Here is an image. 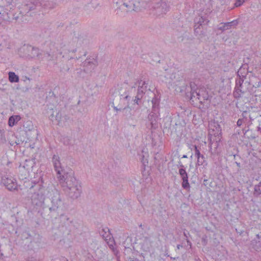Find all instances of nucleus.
I'll use <instances>...</instances> for the list:
<instances>
[{
	"instance_id": "nucleus-1",
	"label": "nucleus",
	"mask_w": 261,
	"mask_h": 261,
	"mask_svg": "<svg viewBox=\"0 0 261 261\" xmlns=\"http://www.w3.org/2000/svg\"><path fill=\"white\" fill-rule=\"evenodd\" d=\"M52 161L58 178L62 187L66 188L65 190L69 197L76 199L81 196L82 188L79 182L73 176L72 172H66L61 166L59 156L54 155Z\"/></svg>"
},
{
	"instance_id": "nucleus-2",
	"label": "nucleus",
	"mask_w": 261,
	"mask_h": 261,
	"mask_svg": "<svg viewBox=\"0 0 261 261\" xmlns=\"http://www.w3.org/2000/svg\"><path fill=\"white\" fill-rule=\"evenodd\" d=\"M33 190L36 191L31 196V200L32 203L36 206H41L44 200L51 196V193L49 190L41 186L39 184H35L34 185H32L29 189V192L32 193Z\"/></svg>"
},
{
	"instance_id": "nucleus-3",
	"label": "nucleus",
	"mask_w": 261,
	"mask_h": 261,
	"mask_svg": "<svg viewBox=\"0 0 261 261\" xmlns=\"http://www.w3.org/2000/svg\"><path fill=\"white\" fill-rule=\"evenodd\" d=\"M190 102L194 106H197L198 103L202 104L208 99L209 95L204 89H198L197 86L194 83H190Z\"/></svg>"
},
{
	"instance_id": "nucleus-4",
	"label": "nucleus",
	"mask_w": 261,
	"mask_h": 261,
	"mask_svg": "<svg viewBox=\"0 0 261 261\" xmlns=\"http://www.w3.org/2000/svg\"><path fill=\"white\" fill-rule=\"evenodd\" d=\"M50 192L51 193V196H50L51 198H48L50 203L48 204L47 206L49 208L51 216L56 218L63 209L64 203L60 193L57 191H52Z\"/></svg>"
},
{
	"instance_id": "nucleus-5",
	"label": "nucleus",
	"mask_w": 261,
	"mask_h": 261,
	"mask_svg": "<svg viewBox=\"0 0 261 261\" xmlns=\"http://www.w3.org/2000/svg\"><path fill=\"white\" fill-rule=\"evenodd\" d=\"M61 55V53L53 44H49L48 47L42 50L41 53H39L40 56L38 59L43 61H52L54 63L58 58V55Z\"/></svg>"
},
{
	"instance_id": "nucleus-6",
	"label": "nucleus",
	"mask_w": 261,
	"mask_h": 261,
	"mask_svg": "<svg viewBox=\"0 0 261 261\" xmlns=\"http://www.w3.org/2000/svg\"><path fill=\"white\" fill-rule=\"evenodd\" d=\"M152 111L148 115L151 129H155L158 127L157 121L160 116L159 105L160 99L154 95L151 100Z\"/></svg>"
},
{
	"instance_id": "nucleus-7",
	"label": "nucleus",
	"mask_w": 261,
	"mask_h": 261,
	"mask_svg": "<svg viewBox=\"0 0 261 261\" xmlns=\"http://www.w3.org/2000/svg\"><path fill=\"white\" fill-rule=\"evenodd\" d=\"M150 2L149 7L155 10L156 15L160 16L166 14L170 9L169 3L168 0H149L147 4Z\"/></svg>"
},
{
	"instance_id": "nucleus-8",
	"label": "nucleus",
	"mask_w": 261,
	"mask_h": 261,
	"mask_svg": "<svg viewBox=\"0 0 261 261\" xmlns=\"http://www.w3.org/2000/svg\"><path fill=\"white\" fill-rule=\"evenodd\" d=\"M251 85L249 82L244 81L242 78L237 79L236 80V86L233 92V97L236 99H239L242 95L249 91Z\"/></svg>"
},
{
	"instance_id": "nucleus-9",
	"label": "nucleus",
	"mask_w": 261,
	"mask_h": 261,
	"mask_svg": "<svg viewBox=\"0 0 261 261\" xmlns=\"http://www.w3.org/2000/svg\"><path fill=\"white\" fill-rule=\"evenodd\" d=\"M18 53L20 57L27 59L40 56L39 49L29 44H24L20 47Z\"/></svg>"
},
{
	"instance_id": "nucleus-10",
	"label": "nucleus",
	"mask_w": 261,
	"mask_h": 261,
	"mask_svg": "<svg viewBox=\"0 0 261 261\" xmlns=\"http://www.w3.org/2000/svg\"><path fill=\"white\" fill-rule=\"evenodd\" d=\"M149 0H133L129 1L128 3H124L123 5L128 9L127 11L134 10L137 11L140 10L142 8H145L147 5V2Z\"/></svg>"
},
{
	"instance_id": "nucleus-11",
	"label": "nucleus",
	"mask_w": 261,
	"mask_h": 261,
	"mask_svg": "<svg viewBox=\"0 0 261 261\" xmlns=\"http://www.w3.org/2000/svg\"><path fill=\"white\" fill-rule=\"evenodd\" d=\"M60 224L59 228L61 231L64 232L65 230H67L68 232L70 231L69 228L72 221L66 215H61L59 217Z\"/></svg>"
},
{
	"instance_id": "nucleus-12",
	"label": "nucleus",
	"mask_w": 261,
	"mask_h": 261,
	"mask_svg": "<svg viewBox=\"0 0 261 261\" xmlns=\"http://www.w3.org/2000/svg\"><path fill=\"white\" fill-rule=\"evenodd\" d=\"M2 184H3L7 188V189L10 191L15 190L17 187L16 180L12 177L9 178L7 176L2 177Z\"/></svg>"
},
{
	"instance_id": "nucleus-13",
	"label": "nucleus",
	"mask_w": 261,
	"mask_h": 261,
	"mask_svg": "<svg viewBox=\"0 0 261 261\" xmlns=\"http://www.w3.org/2000/svg\"><path fill=\"white\" fill-rule=\"evenodd\" d=\"M179 174L182 180L181 184L182 187L186 190L189 189L190 184L188 182V175L185 169H179Z\"/></svg>"
},
{
	"instance_id": "nucleus-14",
	"label": "nucleus",
	"mask_w": 261,
	"mask_h": 261,
	"mask_svg": "<svg viewBox=\"0 0 261 261\" xmlns=\"http://www.w3.org/2000/svg\"><path fill=\"white\" fill-rule=\"evenodd\" d=\"M238 24L237 20H234L230 22H225L222 23V26L219 28V30L222 31H224L226 30L229 29L232 26H236Z\"/></svg>"
},
{
	"instance_id": "nucleus-15",
	"label": "nucleus",
	"mask_w": 261,
	"mask_h": 261,
	"mask_svg": "<svg viewBox=\"0 0 261 261\" xmlns=\"http://www.w3.org/2000/svg\"><path fill=\"white\" fill-rule=\"evenodd\" d=\"M35 164L34 159L26 160L23 163V168L28 171L32 170Z\"/></svg>"
},
{
	"instance_id": "nucleus-16",
	"label": "nucleus",
	"mask_w": 261,
	"mask_h": 261,
	"mask_svg": "<svg viewBox=\"0 0 261 261\" xmlns=\"http://www.w3.org/2000/svg\"><path fill=\"white\" fill-rule=\"evenodd\" d=\"M248 70L249 66H241L238 71V74L239 76V78L243 79L244 77H245L249 72Z\"/></svg>"
},
{
	"instance_id": "nucleus-17",
	"label": "nucleus",
	"mask_w": 261,
	"mask_h": 261,
	"mask_svg": "<svg viewBox=\"0 0 261 261\" xmlns=\"http://www.w3.org/2000/svg\"><path fill=\"white\" fill-rule=\"evenodd\" d=\"M20 119V117L18 115H13L10 117L8 121L9 126H14Z\"/></svg>"
},
{
	"instance_id": "nucleus-18",
	"label": "nucleus",
	"mask_w": 261,
	"mask_h": 261,
	"mask_svg": "<svg viewBox=\"0 0 261 261\" xmlns=\"http://www.w3.org/2000/svg\"><path fill=\"white\" fill-rule=\"evenodd\" d=\"M197 159V161L196 163V166H205L207 165L206 158L205 156L202 154L200 156L198 157Z\"/></svg>"
},
{
	"instance_id": "nucleus-19",
	"label": "nucleus",
	"mask_w": 261,
	"mask_h": 261,
	"mask_svg": "<svg viewBox=\"0 0 261 261\" xmlns=\"http://www.w3.org/2000/svg\"><path fill=\"white\" fill-rule=\"evenodd\" d=\"M99 233L103 238L110 239V229L108 227L103 228Z\"/></svg>"
},
{
	"instance_id": "nucleus-20",
	"label": "nucleus",
	"mask_w": 261,
	"mask_h": 261,
	"mask_svg": "<svg viewBox=\"0 0 261 261\" xmlns=\"http://www.w3.org/2000/svg\"><path fill=\"white\" fill-rule=\"evenodd\" d=\"M9 80L11 83H17L19 81V77L14 72H9Z\"/></svg>"
},
{
	"instance_id": "nucleus-21",
	"label": "nucleus",
	"mask_w": 261,
	"mask_h": 261,
	"mask_svg": "<svg viewBox=\"0 0 261 261\" xmlns=\"http://www.w3.org/2000/svg\"><path fill=\"white\" fill-rule=\"evenodd\" d=\"M195 24H197L198 26H201L203 24H206L208 22L207 21V19H206L203 17H200L198 18H197L195 19Z\"/></svg>"
},
{
	"instance_id": "nucleus-22",
	"label": "nucleus",
	"mask_w": 261,
	"mask_h": 261,
	"mask_svg": "<svg viewBox=\"0 0 261 261\" xmlns=\"http://www.w3.org/2000/svg\"><path fill=\"white\" fill-rule=\"evenodd\" d=\"M122 112L123 113V115L127 117H130L132 116V109L128 106V104H127V106L122 109Z\"/></svg>"
},
{
	"instance_id": "nucleus-23",
	"label": "nucleus",
	"mask_w": 261,
	"mask_h": 261,
	"mask_svg": "<svg viewBox=\"0 0 261 261\" xmlns=\"http://www.w3.org/2000/svg\"><path fill=\"white\" fill-rule=\"evenodd\" d=\"M261 186V181L256 185L254 186L253 195L255 197H258L261 194L260 187Z\"/></svg>"
},
{
	"instance_id": "nucleus-24",
	"label": "nucleus",
	"mask_w": 261,
	"mask_h": 261,
	"mask_svg": "<svg viewBox=\"0 0 261 261\" xmlns=\"http://www.w3.org/2000/svg\"><path fill=\"white\" fill-rule=\"evenodd\" d=\"M137 83L138 84V87L142 88V91L145 92L147 90V85L148 84V82L140 80L138 81Z\"/></svg>"
},
{
	"instance_id": "nucleus-25",
	"label": "nucleus",
	"mask_w": 261,
	"mask_h": 261,
	"mask_svg": "<svg viewBox=\"0 0 261 261\" xmlns=\"http://www.w3.org/2000/svg\"><path fill=\"white\" fill-rule=\"evenodd\" d=\"M115 94H116L115 97H120V99H127L130 98V97L127 95L125 92L123 94H122L120 91L117 90L116 91Z\"/></svg>"
},
{
	"instance_id": "nucleus-26",
	"label": "nucleus",
	"mask_w": 261,
	"mask_h": 261,
	"mask_svg": "<svg viewBox=\"0 0 261 261\" xmlns=\"http://www.w3.org/2000/svg\"><path fill=\"white\" fill-rule=\"evenodd\" d=\"M85 65H88V64H89V65H95V64H97V60L94 59V58H88L87 59H86L85 61Z\"/></svg>"
},
{
	"instance_id": "nucleus-27",
	"label": "nucleus",
	"mask_w": 261,
	"mask_h": 261,
	"mask_svg": "<svg viewBox=\"0 0 261 261\" xmlns=\"http://www.w3.org/2000/svg\"><path fill=\"white\" fill-rule=\"evenodd\" d=\"M143 96V95H141V94H139V93H137V94L136 96L135 99L134 100L135 103L139 105V101H140V100L142 98Z\"/></svg>"
},
{
	"instance_id": "nucleus-28",
	"label": "nucleus",
	"mask_w": 261,
	"mask_h": 261,
	"mask_svg": "<svg viewBox=\"0 0 261 261\" xmlns=\"http://www.w3.org/2000/svg\"><path fill=\"white\" fill-rule=\"evenodd\" d=\"M56 120L59 123L62 121V114L61 112L59 111L55 116Z\"/></svg>"
},
{
	"instance_id": "nucleus-29",
	"label": "nucleus",
	"mask_w": 261,
	"mask_h": 261,
	"mask_svg": "<svg viewBox=\"0 0 261 261\" xmlns=\"http://www.w3.org/2000/svg\"><path fill=\"white\" fill-rule=\"evenodd\" d=\"M233 158H234V159L235 160H236V161L235 162V163L237 165V166H238V167L239 168H240L241 166V163L238 161V160H237V158H239V159H241V157L240 156H239V155L236 154H234L233 155Z\"/></svg>"
},
{
	"instance_id": "nucleus-30",
	"label": "nucleus",
	"mask_w": 261,
	"mask_h": 261,
	"mask_svg": "<svg viewBox=\"0 0 261 261\" xmlns=\"http://www.w3.org/2000/svg\"><path fill=\"white\" fill-rule=\"evenodd\" d=\"M194 147L195 148V155L196 157L197 158H198V157L200 156V155H201L202 154H201V153H200L199 150L198 149L197 146L194 145Z\"/></svg>"
},
{
	"instance_id": "nucleus-31",
	"label": "nucleus",
	"mask_w": 261,
	"mask_h": 261,
	"mask_svg": "<svg viewBox=\"0 0 261 261\" xmlns=\"http://www.w3.org/2000/svg\"><path fill=\"white\" fill-rule=\"evenodd\" d=\"M245 2L244 0H236L234 6L236 7L241 6Z\"/></svg>"
},
{
	"instance_id": "nucleus-32",
	"label": "nucleus",
	"mask_w": 261,
	"mask_h": 261,
	"mask_svg": "<svg viewBox=\"0 0 261 261\" xmlns=\"http://www.w3.org/2000/svg\"><path fill=\"white\" fill-rule=\"evenodd\" d=\"M63 141L64 144L65 145H69L70 144V140L67 137L64 138Z\"/></svg>"
},
{
	"instance_id": "nucleus-33",
	"label": "nucleus",
	"mask_w": 261,
	"mask_h": 261,
	"mask_svg": "<svg viewBox=\"0 0 261 261\" xmlns=\"http://www.w3.org/2000/svg\"><path fill=\"white\" fill-rule=\"evenodd\" d=\"M0 9L2 10V8L0 7ZM4 13H2L0 10V24L3 22L4 20Z\"/></svg>"
},
{
	"instance_id": "nucleus-34",
	"label": "nucleus",
	"mask_w": 261,
	"mask_h": 261,
	"mask_svg": "<svg viewBox=\"0 0 261 261\" xmlns=\"http://www.w3.org/2000/svg\"><path fill=\"white\" fill-rule=\"evenodd\" d=\"M195 29H194V33L196 35H197L199 33V30H200V26L197 25V24L195 25Z\"/></svg>"
},
{
	"instance_id": "nucleus-35",
	"label": "nucleus",
	"mask_w": 261,
	"mask_h": 261,
	"mask_svg": "<svg viewBox=\"0 0 261 261\" xmlns=\"http://www.w3.org/2000/svg\"><path fill=\"white\" fill-rule=\"evenodd\" d=\"M137 93H139V94H141V95H143L145 94V92H143L142 91V88H141V87H138Z\"/></svg>"
},
{
	"instance_id": "nucleus-36",
	"label": "nucleus",
	"mask_w": 261,
	"mask_h": 261,
	"mask_svg": "<svg viewBox=\"0 0 261 261\" xmlns=\"http://www.w3.org/2000/svg\"><path fill=\"white\" fill-rule=\"evenodd\" d=\"M243 122V119H239L237 123V124L238 126H240Z\"/></svg>"
},
{
	"instance_id": "nucleus-37",
	"label": "nucleus",
	"mask_w": 261,
	"mask_h": 261,
	"mask_svg": "<svg viewBox=\"0 0 261 261\" xmlns=\"http://www.w3.org/2000/svg\"><path fill=\"white\" fill-rule=\"evenodd\" d=\"M128 261H139V259L137 258H135L134 257H129L128 259Z\"/></svg>"
},
{
	"instance_id": "nucleus-38",
	"label": "nucleus",
	"mask_w": 261,
	"mask_h": 261,
	"mask_svg": "<svg viewBox=\"0 0 261 261\" xmlns=\"http://www.w3.org/2000/svg\"><path fill=\"white\" fill-rule=\"evenodd\" d=\"M113 109L116 111V112H118V111H122V109L123 108H118L117 107H115V106H113Z\"/></svg>"
},
{
	"instance_id": "nucleus-39",
	"label": "nucleus",
	"mask_w": 261,
	"mask_h": 261,
	"mask_svg": "<svg viewBox=\"0 0 261 261\" xmlns=\"http://www.w3.org/2000/svg\"><path fill=\"white\" fill-rule=\"evenodd\" d=\"M177 166L180 168L179 169H185L184 166L181 164L180 162L178 163Z\"/></svg>"
},
{
	"instance_id": "nucleus-40",
	"label": "nucleus",
	"mask_w": 261,
	"mask_h": 261,
	"mask_svg": "<svg viewBox=\"0 0 261 261\" xmlns=\"http://www.w3.org/2000/svg\"><path fill=\"white\" fill-rule=\"evenodd\" d=\"M4 130H1V129H0V136H1V137L2 138H3V137L4 136Z\"/></svg>"
},
{
	"instance_id": "nucleus-41",
	"label": "nucleus",
	"mask_w": 261,
	"mask_h": 261,
	"mask_svg": "<svg viewBox=\"0 0 261 261\" xmlns=\"http://www.w3.org/2000/svg\"><path fill=\"white\" fill-rule=\"evenodd\" d=\"M236 230L237 233L240 234V235H241L244 232L243 230L238 231L237 229H236Z\"/></svg>"
},
{
	"instance_id": "nucleus-42",
	"label": "nucleus",
	"mask_w": 261,
	"mask_h": 261,
	"mask_svg": "<svg viewBox=\"0 0 261 261\" xmlns=\"http://www.w3.org/2000/svg\"><path fill=\"white\" fill-rule=\"evenodd\" d=\"M184 236H185L186 238H188V234L189 235V232H188L187 233H186V232H184Z\"/></svg>"
},
{
	"instance_id": "nucleus-43",
	"label": "nucleus",
	"mask_w": 261,
	"mask_h": 261,
	"mask_svg": "<svg viewBox=\"0 0 261 261\" xmlns=\"http://www.w3.org/2000/svg\"><path fill=\"white\" fill-rule=\"evenodd\" d=\"M144 155H143V156H142V159L141 162H142V163H143L144 165H145V161H144Z\"/></svg>"
},
{
	"instance_id": "nucleus-44",
	"label": "nucleus",
	"mask_w": 261,
	"mask_h": 261,
	"mask_svg": "<svg viewBox=\"0 0 261 261\" xmlns=\"http://www.w3.org/2000/svg\"><path fill=\"white\" fill-rule=\"evenodd\" d=\"M182 247V245H179V244H178V245H177V248L178 249H180L181 247Z\"/></svg>"
},
{
	"instance_id": "nucleus-45",
	"label": "nucleus",
	"mask_w": 261,
	"mask_h": 261,
	"mask_svg": "<svg viewBox=\"0 0 261 261\" xmlns=\"http://www.w3.org/2000/svg\"><path fill=\"white\" fill-rule=\"evenodd\" d=\"M257 131L261 133V128L260 127H257Z\"/></svg>"
},
{
	"instance_id": "nucleus-46",
	"label": "nucleus",
	"mask_w": 261,
	"mask_h": 261,
	"mask_svg": "<svg viewBox=\"0 0 261 261\" xmlns=\"http://www.w3.org/2000/svg\"><path fill=\"white\" fill-rule=\"evenodd\" d=\"M24 78H25V80H24V81H25V80H28L29 81L30 80V78H29L27 76H25Z\"/></svg>"
},
{
	"instance_id": "nucleus-47",
	"label": "nucleus",
	"mask_w": 261,
	"mask_h": 261,
	"mask_svg": "<svg viewBox=\"0 0 261 261\" xmlns=\"http://www.w3.org/2000/svg\"><path fill=\"white\" fill-rule=\"evenodd\" d=\"M24 78H25V80H24V81H25V80H28L29 81L30 80V78H29L27 76H25Z\"/></svg>"
},
{
	"instance_id": "nucleus-48",
	"label": "nucleus",
	"mask_w": 261,
	"mask_h": 261,
	"mask_svg": "<svg viewBox=\"0 0 261 261\" xmlns=\"http://www.w3.org/2000/svg\"><path fill=\"white\" fill-rule=\"evenodd\" d=\"M256 237H257L258 239H259L260 238V237H261L259 235V234H257L256 235Z\"/></svg>"
},
{
	"instance_id": "nucleus-49",
	"label": "nucleus",
	"mask_w": 261,
	"mask_h": 261,
	"mask_svg": "<svg viewBox=\"0 0 261 261\" xmlns=\"http://www.w3.org/2000/svg\"><path fill=\"white\" fill-rule=\"evenodd\" d=\"M182 158H187V155H184L182 157Z\"/></svg>"
},
{
	"instance_id": "nucleus-50",
	"label": "nucleus",
	"mask_w": 261,
	"mask_h": 261,
	"mask_svg": "<svg viewBox=\"0 0 261 261\" xmlns=\"http://www.w3.org/2000/svg\"><path fill=\"white\" fill-rule=\"evenodd\" d=\"M260 84H261V83H260V82H258V85H257V86H258H258H259Z\"/></svg>"
},
{
	"instance_id": "nucleus-51",
	"label": "nucleus",
	"mask_w": 261,
	"mask_h": 261,
	"mask_svg": "<svg viewBox=\"0 0 261 261\" xmlns=\"http://www.w3.org/2000/svg\"><path fill=\"white\" fill-rule=\"evenodd\" d=\"M66 261H68V260L67 258H65Z\"/></svg>"
}]
</instances>
